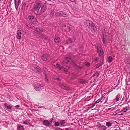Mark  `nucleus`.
Wrapping results in <instances>:
<instances>
[{"label":"nucleus","mask_w":130,"mask_h":130,"mask_svg":"<svg viewBox=\"0 0 130 130\" xmlns=\"http://www.w3.org/2000/svg\"><path fill=\"white\" fill-rule=\"evenodd\" d=\"M47 9L46 5L42 4L40 2H37L34 4L32 10L36 15H40L44 12Z\"/></svg>","instance_id":"obj_1"},{"label":"nucleus","mask_w":130,"mask_h":130,"mask_svg":"<svg viewBox=\"0 0 130 130\" xmlns=\"http://www.w3.org/2000/svg\"><path fill=\"white\" fill-rule=\"evenodd\" d=\"M107 30V28H105L104 30V32L103 34V42L104 44H105V41L107 42H108L110 43L112 42L111 40L112 38V36L108 32H106V31Z\"/></svg>","instance_id":"obj_2"},{"label":"nucleus","mask_w":130,"mask_h":130,"mask_svg":"<svg viewBox=\"0 0 130 130\" xmlns=\"http://www.w3.org/2000/svg\"><path fill=\"white\" fill-rule=\"evenodd\" d=\"M62 64L63 66L62 67H60L58 64H56V65H54V66L57 68L60 69H63V71L65 72L67 74V68H69V67L68 66V64L64 61H63L62 63Z\"/></svg>","instance_id":"obj_3"},{"label":"nucleus","mask_w":130,"mask_h":130,"mask_svg":"<svg viewBox=\"0 0 130 130\" xmlns=\"http://www.w3.org/2000/svg\"><path fill=\"white\" fill-rule=\"evenodd\" d=\"M71 55L72 54L71 53H70L69 55H68L69 57H66L64 61H67L69 63L72 65L73 64L74 65H75V62L71 58Z\"/></svg>","instance_id":"obj_4"},{"label":"nucleus","mask_w":130,"mask_h":130,"mask_svg":"<svg viewBox=\"0 0 130 130\" xmlns=\"http://www.w3.org/2000/svg\"><path fill=\"white\" fill-rule=\"evenodd\" d=\"M84 24L86 26L89 27H92L94 25V24L92 22L88 20L85 21L84 22Z\"/></svg>","instance_id":"obj_5"},{"label":"nucleus","mask_w":130,"mask_h":130,"mask_svg":"<svg viewBox=\"0 0 130 130\" xmlns=\"http://www.w3.org/2000/svg\"><path fill=\"white\" fill-rule=\"evenodd\" d=\"M72 26L68 23L66 24L63 26V28L65 31L68 32H69L71 30V28Z\"/></svg>","instance_id":"obj_6"},{"label":"nucleus","mask_w":130,"mask_h":130,"mask_svg":"<svg viewBox=\"0 0 130 130\" xmlns=\"http://www.w3.org/2000/svg\"><path fill=\"white\" fill-rule=\"evenodd\" d=\"M43 71L45 74L46 80L48 81V78L50 72L48 71L47 70L46 68H44L43 69Z\"/></svg>","instance_id":"obj_7"},{"label":"nucleus","mask_w":130,"mask_h":130,"mask_svg":"<svg viewBox=\"0 0 130 130\" xmlns=\"http://www.w3.org/2000/svg\"><path fill=\"white\" fill-rule=\"evenodd\" d=\"M34 89L36 91H39L43 88V85L41 84H37L34 86Z\"/></svg>","instance_id":"obj_8"},{"label":"nucleus","mask_w":130,"mask_h":130,"mask_svg":"<svg viewBox=\"0 0 130 130\" xmlns=\"http://www.w3.org/2000/svg\"><path fill=\"white\" fill-rule=\"evenodd\" d=\"M31 68L35 72H38L41 70L40 68L38 66L35 64L33 65Z\"/></svg>","instance_id":"obj_9"},{"label":"nucleus","mask_w":130,"mask_h":130,"mask_svg":"<svg viewBox=\"0 0 130 130\" xmlns=\"http://www.w3.org/2000/svg\"><path fill=\"white\" fill-rule=\"evenodd\" d=\"M59 85L60 87L64 89L67 90H69V89L68 88V87L66 86H65L64 84H63L61 82H59Z\"/></svg>","instance_id":"obj_10"},{"label":"nucleus","mask_w":130,"mask_h":130,"mask_svg":"<svg viewBox=\"0 0 130 130\" xmlns=\"http://www.w3.org/2000/svg\"><path fill=\"white\" fill-rule=\"evenodd\" d=\"M41 58L43 61H47L49 59L48 56L47 54H44L42 56Z\"/></svg>","instance_id":"obj_11"},{"label":"nucleus","mask_w":130,"mask_h":130,"mask_svg":"<svg viewBox=\"0 0 130 130\" xmlns=\"http://www.w3.org/2000/svg\"><path fill=\"white\" fill-rule=\"evenodd\" d=\"M101 100V102L102 103L104 101V103H103V104H105L107 102V101L108 100V98L107 97H105L104 96L101 97L100 98Z\"/></svg>","instance_id":"obj_12"},{"label":"nucleus","mask_w":130,"mask_h":130,"mask_svg":"<svg viewBox=\"0 0 130 130\" xmlns=\"http://www.w3.org/2000/svg\"><path fill=\"white\" fill-rule=\"evenodd\" d=\"M21 37V32L20 30H18L17 32L16 38L18 39H20Z\"/></svg>","instance_id":"obj_13"},{"label":"nucleus","mask_w":130,"mask_h":130,"mask_svg":"<svg viewBox=\"0 0 130 130\" xmlns=\"http://www.w3.org/2000/svg\"><path fill=\"white\" fill-rule=\"evenodd\" d=\"M51 121L46 120H45L43 122V123L44 125L49 127L50 124L51 123Z\"/></svg>","instance_id":"obj_14"},{"label":"nucleus","mask_w":130,"mask_h":130,"mask_svg":"<svg viewBox=\"0 0 130 130\" xmlns=\"http://www.w3.org/2000/svg\"><path fill=\"white\" fill-rule=\"evenodd\" d=\"M28 18L30 21L32 23H35L36 22V19L33 16H29Z\"/></svg>","instance_id":"obj_15"},{"label":"nucleus","mask_w":130,"mask_h":130,"mask_svg":"<svg viewBox=\"0 0 130 130\" xmlns=\"http://www.w3.org/2000/svg\"><path fill=\"white\" fill-rule=\"evenodd\" d=\"M26 23V25L28 27L32 28L34 26V23Z\"/></svg>","instance_id":"obj_16"},{"label":"nucleus","mask_w":130,"mask_h":130,"mask_svg":"<svg viewBox=\"0 0 130 130\" xmlns=\"http://www.w3.org/2000/svg\"><path fill=\"white\" fill-rule=\"evenodd\" d=\"M65 120H61L60 123V125L61 126H66L65 125Z\"/></svg>","instance_id":"obj_17"},{"label":"nucleus","mask_w":130,"mask_h":130,"mask_svg":"<svg viewBox=\"0 0 130 130\" xmlns=\"http://www.w3.org/2000/svg\"><path fill=\"white\" fill-rule=\"evenodd\" d=\"M113 122H107L106 123V125L108 127H110L112 126Z\"/></svg>","instance_id":"obj_18"},{"label":"nucleus","mask_w":130,"mask_h":130,"mask_svg":"<svg viewBox=\"0 0 130 130\" xmlns=\"http://www.w3.org/2000/svg\"><path fill=\"white\" fill-rule=\"evenodd\" d=\"M130 109L129 108H128L127 107H126L123 109L120 112H127L128 110H129Z\"/></svg>","instance_id":"obj_19"},{"label":"nucleus","mask_w":130,"mask_h":130,"mask_svg":"<svg viewBox=\"0 0 130 130\" xmlns=\"http://www.w3.org/2000/svg\"><path fill=\"white\" fill-rule=\"evenodd\" d=\"M99 54L100 56L102 57L103 56V52L102 49L98 51Z\"/></svg>","instance_id":"obj_20"},{"label":"nucleus","mask_w":130,"mask_h":130,"mask_svg":"<svg viewBox=\"0 0 130 130\" xmlns=\"http://www.w3.org/2000/svg\"><path fill=\"white\" fill-rule=\"evenodd\" d=\"M72 40L71 39H69L68 40H66V43H65L66 45L67 44L70 43L72 42Z\"/></svg>","instance_id":"obj_21"},{"label":"nucleus","mask_w":130,"mask_h":130,"mask_svg":"<svg viewBox=\"0 0 130 130\" xmlns=\"http://www.w3.org/2000/svg\"><path fill=\"white\" fill-rule=\"evenodd\" d=\"M79 82L83 84H85L87 82L86 80L83 79H80L79 80Z\"/></svg>","instance_id":"obj_22"},{"label":"nucleus","mask_w":130,"mask_h":130,"mask_svg":"<svg viewBox=\"0 0 130 130\" xmlns=\"http://www.w3.org/2000/svg\"><path fill=\"white\" fill-rule=\"evenodd\" d=\"M54 41L55 42L57 43H59V42L60 41L59 38V37H57L56 38H55L54 39Z\"/></svg>","instance_id":"obj_23"},{"label":"nucleus","mask_w":130,"mask_h":130,"mask_svg":"<svg viewBox=\"0 0 130 130\" xmlns=\"http://www.w3.org/2000/svg\"><path fill=\"white\" fill-rule=\"evenodd\" d=\"M17 129L19 130H24L23 127L21 126H18Z\"/></svg>","instance_id":"obj_24"},{"label":"nucleus","mask_w":130,"mask_h":130,"mask_svg":"<svg viewBox=\"0 0 130 130\" xmlns=\"http://www.w3.org/2000/svg\"><path fill=\"white\" fill-rule=\"evenodd\" d=\"M40 36L42 38L45 39H46L47 38V37L44 34H40Z\"/></svg>","instance_id":"obj_25"},{"label":"nucleus","mask_w":130,"mask_h":130,"mask_svg":"<svg viewBox=\"0 0 130 130\" xmlns=\"http://www.w3.org/2000/svg\"><path fill=\"white\" fill-rule=\"evenodd\" d=\"M34 30L36 32L38 33L40 32L41 31L40 29L39 28H35Z\"/></svg>","instance_id":"obj_26"},{"label":"nucleus","mask_w":130,"mask_h":130,"mask_svg":"<svg viewBox=\"0 0 130 130\" xmlns=\"http://www.w3.org/2000/svg\"><path fill=\"white\" fill-rule=\"evenodd\" d=\"M22 123L26 125H28L29 124V121L28 120H26L24 121H23Z\"/></svg>","instance_id":"obj_27"},{"label":"nucleus","mask_w":130,"mask_h":130,"mask_svg":"<svg viewBox=\"0 0 130 130\" xmlns=\"http://www.w3.org/2000/svg\"><path fill=\"white\" fill-rule=\"evenodd\" d=\"M98 51H99V50H102V48H101V46L99 44H98L97 46Z\"/></svg>","instance_id":"obj_28"},{"label":"nucleus","mask_w":130,"mask_h":130,"mask_svg":"<svg viewBox=\"0 0 130 130\" xmlns=\"http://www.w3.org/2000/svg\"><path fill=\"white\" fill-rule=\"evenodd\" d=\"M126 64L130 65V58L127 59L126 60Z\"/></svg>","instance_id":"obj_29"},{"label":"nucleus","mask_w":130,"mask_h":130,"mask_svg":"<svg viewBox=\"0 0 130 130\" xmlns=\"http://www.w3.org/2000/svg\"><path fill=\"white\" fill-rule=\"evenodd\" d=\"M100 128L102 130H106V127L104 125L101 126Z\"/></svg>","instance_id":"obj_30"},{"label":"nucleus","mask_w":130,"mask_h":130,"mask_svg":"<svg viewBox=\"0 0 130 130\" xmlns=\"http://www.w3.org/2000/svg\"><path fill=\"white\" fill-rule=\"evenodd\" d=\"M99 73L97 72H96L95 74H94L92 76L93 77H94L96 76V77L98 78V77Z\"/></svg>","instance_id":"obj_31"},{"label":"nucleus","mask_w":130,"mask_h":130,"mask_svg":"<svg viewBox=\"0 0 130 130\" xmlns=\"http://www.w3.org/2000/svg\"><path fill=\"white\" fill-rule=\"evenodd\" d=\"M61 12H57L55 14L56 16H61Z\"/></svg>","instance_id":"obj_32"},{"label":"nucleus","mask_w":130,"mask_h":130,"mask_svg":"<svg viewBox=\"0 0 130 130\" xmlns=\"http://www.w3.org/2000/svg\"><path fill=\"white\" fill-rule=\"evenodd\" d=\"M112 58L111 56H109L108 58V62L110 63L112 61Z\"/></svg>","instance_id":"obj_33"},{"label":"nucleus","mask_w":130,"mask_h":130,"mask_svg":"<svg viewBox=\"0 0 130 130\" xmlns=\"http://www.w3.org/2000/svg\"><path fill=\"white\" fill-rule=\"evenodd\" d=\"M67 15V14L65 12H61V16L63 17H65Z\"/></svg>","instance_id":"obj_34"},{"label":"nucleus","mask_w":130,"mask_h":130,"mask_svg":"<svg viewBox=\"0 0 130 130\" xmlns=\"http://www.w3.org/2000/svg\"><path fill=\"white\" fill-rule=\"evenodd\" d=\"M54 126H58L60 125V123L58 122H55L54 124Z\"/></svg>","instance_id":"obj_35"},{"label":"nucleus","mask_w":130,"mask_h":130,"mask_svg":"<svg viewBox=\"0 0 130 130\" xmlns=\"http://www.w3.org/2000/svg\"><path fill=\"white\" fill-rule=\"evenodd\" d=\"M120 95H117L116 96V97L115 98V100L117 101H118L119 100V98H120Z\"/></svg>","instance_id":"obj_36"},{"label":"nucleus","mask_w":130,"mask_h":130,"mask_svg":"<svg viewBox=\"0 0 130 130\" xmlns=\"http://www.w3.org/2000/svg\"><path fill=\"white\" fill-rule=\"evenodd\" d=\"M14 3L15 4V7L16 9L17 10V9L18 8V6H17V4L16 3V0H14Z\"/></svg>","instance_id":"obj_37"},{"label":"nucleus","mask_w":130,"mask_h":130,"mask_svg":"<svg viewBox=\"0 0 130 130\" xmlns=\"http://www.w3.org/2000/svg\"><path fill=\"white\" fill-rule=\"evenodd\" d=\"M101 99H100V98L98 100L95 102V104H96L97 103H99L100 101L101 102Z\"/></svg>","instance_id":"obj_38"},{"label":"nucleus","mask_w":130,"mask_h":130,"mask_svg":"<svg viewBox=\"0 0 130 130\" xmlns=\"http://www.w3.org/2000/svg\"><path fill=\"white\" fill-rule=\"evenodd\" d=\"M85 65L88 67L89 66L90 63L88 62H86L85 63Z\"/></svg>","instance_id":"obj_39"},{"label":"nucleus","mask_w":130,"mask_h":130,"mask_svg":"<svg viewBox=\"0 0 130 130\" xmlns=\"http://www.w3.org/2000/svg\"><path fill=\"white\" fill-rule=\"evenodd\" d=\"M7 108L8 109H10L12 108V107L10 105H8L7 106Z\"/></svg>","instance_id":"obj_40"},{"label":"nucleus","mask_w":130,"mask_h":130,"mask_svg":"<svg viewBox=\"0 0 130 130\" xmlns=\"http://www.w3.org/2000/svg\"><path fill=\"white\" fill-rule=\"evenodd\" d=\"M26 4L25 3L24 4H23V5L22 7H25L26 6Z\"/></svg>","instance_id":"obj_41"},{"label":"nucleus","mask_w":130,"mask_h":130,"mask_svg":"<svg viewBox=\"0 0 130 130\" xmlns=\"http://www.w3.org/2000/svg\"><path fill=\"white\" fill-rule=\"evenodd\" d=\"M41 31L43 32H44L45 31V30L44 29H42Z\"/></svg>","instance_id":"obj_42"},{"label":"nucleus","mask_w":130,"mask_h":130,"mask_svg":"<svg viewBox=\"0 0 130 130\" xmlns=\"http://www.w3.org/2000/svg\"><path fill=\"white\" fill-rule=\"evenodd\" d=\"M20 107V106L19 105H16L15 107H16V108H18V107Z\"/></svg>","instance_id":"obj_43"},{"label":"nucleus","mask_w":130,"mask_h":130,"mask_svg":"<svg viewBox=\"0 0 130 130\" xmlns=\"http://www.w3.org/2000/svg\"><path fill=\"white\" fill-rule=\"evenodd\" d=\"M56 79V80H58V81H60L61 80L59 78H57Z\"/></svg>","instance_id":"obj_44"},{"label":"nucleus","mask_w":130,"mask_h":130,"mask_svg":"<svg viewBox=\"0 0 130 130\" xmlns=\"http://www.w3.org/2000/svg\"><path fill=\"white\" fill-rule=\"evenodd\" d=\"M96 104H95V103L93 105L92 107V108H93L95 105Z\"/></svg>","instance_id":"obj_45"},{"label":"nucleus","mask_w":130,"mask_h":130,"mask_svg":"<svg viewBox=\"0 0 130 130\" xmlns=\"http://www.w3.org/2000/svg\"><path fill=\"white\" fill-rule=\"evenodd\" d=\"M70 1H71L72 2H74L75 1V0H70Z\"/></svg>","instance_id":"obj_46"},{"label":"nucleus","mask_w":130,"mask_h":130,"mask_svg":"<svg viewBox=\"0 0 130 130\" xmlns=\"http://www.w3.org/2000/svg\"><path fill=\"white\" fill-rule=\"evenodd\" d=\"M94 28H93V29H94V30L95 31H97V30L96 29L95 30V29H94Z\"/></svg>","instance_id":"obj_47"},{"label":"nucleus","mask_w":130,"mask_h":130,"mask_svg":"<svg viewBox=\"0 0 130 130\" xmlns=\"http://www.w3.org/2000/svg\"><path fill=\"white\" fill-rule=\"evenodd\" d=\"M5 104V106H7V103H5V104Z\"/></svg>","instance_id":"obj_48"},{"label":"nucleus","mask_w":130,"mask_h":130,"mask_svg":"<svg viewBox=\"0 0 130 130\" xmlns=\"http://www.w3.org/2000/svg\"><path fill=\"white\" fill-rule=\"evenodd\" d=\"M89 110V109H87V110H85V111H86V112H87V111H88Z\"/></svg>","instance_id":"obj_49"},{"label":"nucleus","mask_w":130,"mask_h":130,"mask_svg":"<svg viewBox=\"0 0 130 130\" xmlns=\"http://www.w3.org/2000/svg\"><path fill=\"white\" fill-rule=\"evenodd\" d=\"M118 115H123V114L122 113H120V114H119Z\"/></svg>","instance_id":"obj_50"},{"label":"nucleus","mask_w":130,"mask_h":130,"mask_svg":"<svg viewBox=\"0 0 130 130\" xmlns=\"http://www.w3.org/2000/svg\"><path fill=\"white\" fill-rule=\"evenodd\" d=\"M74 76H77V75H75V74H74Z\"/></svg>","instance_id":"obj_51"},{"label":"nucleus","mask_w":130,"mask_h":130,"mask_svg":"<svg viewBox=\"0 0 130 130\" xmlns=\"http://www.w3.org/2000/svg\"><path fill=\"white\" fill-rule=\"evenodd\" d=\"M65 130H69V129L68 128H66Z\"/></svg>","instance_id":"obj_52"},{"label":"nucleus","mask_w":130,"mask_h":130,"mask_svg":"<svg viewBox=\"0 0 130 130\" xmlns=\"http://www.w3.org/2000/svg\"><path fill=\"white\" fill-rule=\"evenodd\" d=\"M53 120V118H52V120H51V121L52 122V121Z\"/></svg>","instance_id":"obj_53"},{"label":"nucleus","mask_w":130,"mask_h":130,"mask_svg":"<svg viewBox=\"0 0 130 130\" xmlns=\"http://www.w3.org/2000/svg\"><path fill=\"white\" fill-rule=\"evenodd\" d=\"M74 60H76L75 59H74Z\"/></svg>","instance_id":"obj_54"},{"label":"nucleus","mask_w":130,"mask_h":130,"mask_svg":"<svg viewBox=\"0 0 130 130\" xmlns=\"http://www.w3.org/2000/svg\"><path fill=\"white\" fill-rule=\"evenodd\" d=\"M77 57H78V58H79V56H77Z\"/></svg>","instance_id":"obj_55"},{"label":"nucleus","mask_w":130,"mask_h":130,"mask_svg":"<svg viewBox=\"0 0 130 130\" xmlns=\"http://www.w3.org/2000/svg\"><path fill=\"white\" fill-rule=\"evenodd\" d=\"M127 100H127H126V101Z\"/></svg>","instance_id":"obj_56"},{"label":"nucleus","mask_w":130,"mask_h":130,"mask_svg":"<svg viewBox=\"0 0 130 130\" xmlns=\"http://www.w3.org/2000/svg\"><path fill=\"white\" fill-rule=\"evenodd\" d=\"M127 100H127H126V101Z\"/></svg>","instance_id":"obj_57"},{"label":"nucleus","mask_w":130,"mask_h":130,"mask_svg":"<svg viewBox=\"0 0 130 130\" xmlns=\"http://www.w3.org/2000/svg\"><path fill=\"white\" fill-rule=\"evenodd\" d=\"M18 3H19V1L18 2Z\"/></svg>","instance_id":"obj_58"},{"label":"nucleus","mask_w":130,"mask_h":130,"mask_svg":"<svg viewBox=\"0 0 130 130\" xmlns=\"http://www.w3.org/2000/svg\"><path fill=\"white\" fill-rule=\"evenodd\" d=\"M79 55L80 56V55Z\"/></svg>","instance_id":"obj_59"},{"label":"nucleus","mask_w":130,"mask_h":130,"mask_svg":"<svg viewBox=\"0 0 130 130\" xmlns=\"http://www.w3.org/2000/svg\"><path fill=\"white\" fill-rule=\"evenodd\" d=\"M114 130H117V129H115Z\"/></svg>","instance_id":"obj_60"}]
</instances>
